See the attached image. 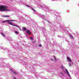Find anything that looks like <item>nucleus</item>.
<instances>
[{
    "mask_svg": "<svg viewBox=\"0 0 79 79\" xmlns=\"http://www.w3.org/2000/svg\"><path fill=\"white\" fill-rule=\"evenodd\" d=\"M0 11H8L10 10L7 9V6H0Z\"/></svg>",
    "mask_w": 79,
    "mask_h": 79,
    "instance_id": "obj_1",
    "label": "nucleus"
},
{
    "mask_svg": "<svg viewBox=\"0 0 79 79\" xmlns=\"http://www.w3.org/2000/svg\"><path fill=\"white\" fill-rule=\"evenodd\" d=\"M10 70H12V73H13L15 75H16V74H17V73L15 72V71L13 70H12V69H10Z\"/></svg>",
    "mask_w": 79,
    "mask_h": 79,
    "instance_id": "obj_3",
    "label": "nucleus"
},
{
    "mask_svg": "<svg viewBox=\"0 0 79 79\" xmlns=\"http://www.w3.org/2000/svg\"><path fill=\"white\" fill-rule=\"evenodd\" d=\"M35 41L32 42L33 43H35Z\"/></svg>",
    "mask_w": 79,
    "mask_h": 79,
    "instance_id": "obj_21",
    "label": "nucleus"
},
{
    "mask_svg": "<svg viewBox=\"0 0 79 79\" xmlns=\"http://www.w3.org/2000/svg\"><path fill=\"white\" fill-rule=\"evenodd\" d=\"M53 56V57H54V58L55 61H56V57H55V56Z\"/></svg>",
    "mask_w": 79,
    "mask_h": 79,
    "instance_id": "obj_11",
    "label": "nucleus"
},
{
    "mask_svg": "<svg viewBox=\"0 0 79 79\" xmlns=\"http://www.w3.org/2000/svg\"><path fill=\"white\" fill-rule=\"evenodd\" d=\"M23 29L24 31H26V28L25 27H23Z\"/></svg>",
    "mask_w": 79,
    "mask_h": 79,
    "instance_id": "obj_9",
    "label": "nucleus"
},
{
    "mask_svg": "<svg viewBox=\"0 0 79 79\" xmlns=\"http://www.w3.org/2000/svg\"><path fill=\"white\" fill-rule=\"evenodd\" d=\"M1 34L3 35V33H1Z\"/></svg>",
    "mask_w": 79,
    "mask_h": 79,
    "instance_id": "obj_19",
    "label": "nucleus"
},
{
    "mask_svg": "<svg viewBox=\"0 0 79 79\" xmlns=\"http://www.w3.org/2000/svg\"><path fill=\"white\" fill-rule=\"evenodd\" d=\"M14 79H17L16 78H15V77H14Z\"/></svg>",
    "mask_w": 79,
    "mask_h": 79,
    "instance_id": "obj_24",
    "label": "nucleus"
},
{
    "mask_svg": "<svg viewBox=\"0 0 79 79\" xmlns=\"http://www.w3.org/2000/svg\"><path fill=\"white\" fill-rule=\"evenodd\" d=\"M67 60H68V61H70V62H71V60L69 57H67Z\"/></svg>",
    "mask_w": 79,
    "mask_h": 79,
    "instance_id": "obj_4",
    "label": "nucleus"
},
{
    "mask_svg": "<svg viewBox=\"0 0 79 79\" xmlns=\"http://www.w3.org/2000/svg\"><path fill=\"white\" fill-rule=\"evenodd\" d=\"M6 21H7L8 23L9 24H10V25H11V26H16V27H18L19 29H20V27L19 26H18L15 24H13L11 22H14V21H15L13 20H6Z\"/></svg>",
    "mask_w": 79,
    "mask_h": 79,
    "instance_id": "obj_2",
    "label": "nucleus"
},
{
    "mask_svg": "<svg viewBox=\"0 0 79 79\" xmlns=\"http://www.w3.org/2000/svg\"><path fill=\"white\" fill-rule=\"evenodd\" d=\"M3 17H4V18H9L10 17V16L9 15H4L3 16Z\"/></svg>",
    "mask_w": 79,
    "mask_h": 79,
    "instance_id": "obj_7",
    "label": "nucleus"
},
{
    "mask_svg": "<svg viewBox=\"0 0 79 79\" xmlns=\"http://www.w3.org/2000/svg\"><path fill=\"white\" fill-rule=\"evenodd\" d=\"M39 47H42V45H41V44H40V45H39Z\"/></svg>",
    "mask_w": 79,
    "mask_h": 79,
    "instance_id": "obj_15",
    "label": "nucleus"
},
{
    "mask_svg": "<svg viewBox=\"0 0 79 79\" xmlns=\"http://www.w3.org/2000/svg\"><path fill=\"white\" fill-rule=\"evenodd\" d=\"M15 34H19V32L16 31H15Z\"/></svg>",
    "mask_w": 79,
    "mask_h": 79,
    "instance_id": "obj_8",
    "label": "nucleus"
},
{
    "mask_svg": "<svg viewBox=\"0 0 79 79\" xmlns=\"http://www.w3.org/2000/svg\"><path fill=\"white\" fill-rule=\"evenodd\" d=\"M31 9H32V10H34V9H33V8L32 7H31Z\"/></svg>",
    "mask_w": 79,
    "mask_h": 79,
    "instance_id": "obj_22",
    "label": "nucleus"
},
{
    "mask_svg": "<svg viewBox=\"0 0 79 79\" xmlns=\"http://www.w3.org/2000/svg\"><path fill=\"white\" fill-rule=\"evenodd\" d=\"M27 33L29 35H31V32H30V31H29V30H28L27 31Z\"/></svg>",
    "mask_w": 79,
    "mask_h": 79,
    "instance_id": "obj_5",
    "label": "nucleus"
},
{
    "mask_svg": "<svg viewBox=\"0 0 79 79\" xmlns=\"http://www.w3.org/2000/svg\"><path fill=\"white\" fill-rule=\"evenodd\" d=\"M27 6H28V7L29 6V5H27Z\"/></svg>",
    "mask_w": 79,
    "mask_h": 79,
    "instance_id": "obj_25",
    "label": "nucleus"
},
{
    "mask_svg": "<svg viewBox=\"0 0 79 79\" xmlns=\"http://www.w3.org/2000/svg\"><path fill=\"white\" fill-rule=\"evenodd\" d=\"M65 71H66L69 76L70 77V75H69V72H68V70H67V69H66Z\"/></svg>",
    "mask_w": 79,
    "mask_h": 79,
    "instance_id": "obj_6",
    "label": "nucleus"
},
{
    "mask_svg": "<svg viewBox=\"0 0 79 79\" xmlns=\"http://www.w3.org/2000/svg\"><path fill=\"white\" fill-rule=\"evenodd\" d=\"M3 35V36H4V37H5V35H4V34H3V35Z\"/></svg>",
    "mask_w": 79,
    "mask_h": 79,
    "instance_id": "obj_18",
    "label": "nucleus"
},
{
    "mask_svg": "<svg viewBox=\"0 0 79 79\" xmlns=\"http://www.w3.org/2000/svg\"><path fill=\"white\" fill-rule=\"evenodd\" d=\"M60 74H62V75H64V74H63V72H60Z\"/></svg>",
    "mask_w": 79,
    "mask_h": 79,
    "instance_id": "obj_12",
    "label": "nucleus"
},
{
    "mask_svg": "<svg viewBox=\"0 0 79 79\" xmlns=\"http://www.w3.org/2000/svg\"><path fill=\"white\" fill-rule=\"evenodd\" d=\"M70 37L72 38V39H73V37L72 36H70Z\"/></svg>",
    "mask_w": 79,
    "mask_h": 79,
    "instance_id": "obj_17",
    "label": "nucleus"
},
{
    "mask_svg": "<svg viewBox=\"0 0 79 79\" xmlns=\"http://www.w3.org/2000/svg\"><path fill=\"white\" fill-rule=\"evenodd\" d=\"M33 11H35V9H33Z\"/></svg>",
    "mask_w": 79,
    "mask_h": 79,
    "instance_id": "obj_20",
    "label": "nucleus"
},
{
    "mask_svg": "<svg viewBox=\"0 0 79 79\" xmlns=\"http://www.w3.org/2000/svg\"><path fill=\"white\" fill-rule=\"evenodd\" d=\"M30 39H31V40H34V39L32 37H30Z\"/></svg>",
    "mask_w": 79,
    "mask_h": 79,
    "instance_id": "obj_10",
    "label": "nucleus"
},
{
    "mask_svg": "<svg viewBox=\"0 0 79 79\" xmlns=\"http://www.w3.org/2000/svg\"><path fill=\"white\" fill-rule=\"evenodd\" d=\"M69 65L70 66H71V64H69Z\"/></svg>",
    "mask_w": 79,
    "mask_h": 79,
    "instance_id": "obj_16",
    "label": "nucleus"
},
{
    "mask_svg": "<svg viewBox=\"0 0 79 79\" xmlns=\"http://www.w3.org/2000/svg\"><path fill=\"white\" fill-rule=\"evenodd\" d=\"M7 20H6V21H4L2 22V23H6V22H7V21H6Z\"/></svg>",
    "mask_w": 79,
    "mask_h": 79,
    "instance_id": "obj_13",
    "label": "nucleus"
},
{
    "mask_svg": "<svg viewBox=\"0 0 79 79\" xmlns=\"http://www.w3.org/2000/svg\"><path fill=\"white\" fill-rule=\"evenodd\" d=\"M51 60V61H53V59H52Z\"/></svg>",
    "mask_w": 79,
    "mask_h": 79,
    "instance_id": "obj_23",
    "label": "nucleus"
},
{
    "mask_svg": "<svg viewBox=\"0 0 79 79\" xmlns=\"http://www.w3.org/2000/svg\"><path fill=\"white\" fill-rule=\"evenodd\" d=\"M61 68H62V69H64V67L63 66H61Z\"/></svg>",
    "mask_w": 79,
    "mask_h": 79,
    "instance_id": "obj_14",
    "label": "nucleus"
}]
</instances>
